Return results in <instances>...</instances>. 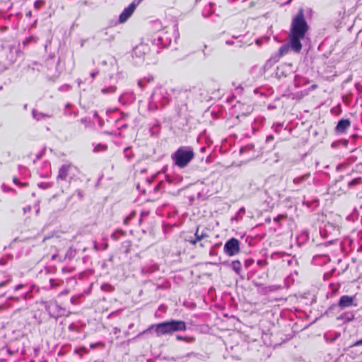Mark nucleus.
<instances>
[{
  "mask_svg": "<svg viewBox=\"0 0 362 362\" xmlns=\"http://www.w3.org/2000/svg\"><path fill=\"white\" fill-rule=\"evenodd\" d=\"M136 5L134 4H132L127 8H126L122 13L120 15L119 19L120 21L124 22L127 19L132 15L133 11H134Z\"/></svg>",
  "mask_w": 362,
  "mask_h": 362,
  "instance_id": "nucleus-5",
  "label": "nucleus"
},
{
  "mask_svg": "<svg viewBox=\"0 0 362 362\" xmlns=\"http://www.w3.org/2000/svg\"><path fill=\"white\" fill-rule=\"evenodd\" d=\"M353 299L348 296H344L341 298L339 305L342 308L349 307L352 304Z\"/></svg>",
  "mask_w": 362,
  "mask_h": 362,
  "instance_id": "nucleus-6",
  "label": "nucleus"
},
{
  "mask_svg": "<svg viewBox=\"0 0 362 362\" xmlns=\"http://www.w3.org/2000/svg\"><path fill=\"white\" fill-rule=\"evenodd\" d=\"M151 329H154L157 335L160 336L176 331L185 330L186 326L182 321L173 320L153 325Z\"/></svg>",
  "mask_w": 362,
  "mask_h": 362,
  "instance_id": "nucleus-2",
  "label": "nucleus"
},
{
  "mask_svg": "<svg viewBox=\"0 0 362 362\" xmlns=\"http://www.w3.org/2000/svg\"><path fill=\"white\" fill-rule=\"evenodd\" d=\"M225 252L229 256H233L240 251L239 242L235 238L229 240L224 246Z\"/></svg>",
  "mask_w": 362,
  "mask_h": 362,
  "instance_id": "nucleus-4",
  "label": "nucleus"
},
{
  "mask_svg": "<svg viewBox=\"0 0 362 362\" xmlns=\"http://www.w3.org/2000/svg\"><path fill=\"white\" fill-rule=\"evenodd\" d=\"M350 125V123L348 120H341L337 127V129L339 132H344L346 128H348Z\"/></svg>",
  "mask_w": 362,
  "mask_h": 362,
  "instance_id": "nucleus-7",
  "label": "nucleus"
},
{
  "mask_svg": "<svg viewBox=\"0 0 362 362\" xmlns=\"http://www.w3.org/2000/svg\"><path fill=\"white\" fill-rule=\"evenodd\" d=\"M362 344V339L358 341H356L354 346H359Z\"/></svg>",
  "mask_w": 362,
  "mask_h": 362,
  "instance_id": "nucleus-9",
  "label": "nucleus"
},
{
  "mask_svg": "<svg viewBox=\"0 0 362 362\" xmlns=\"http://www.w3.org/2000/svg\"><path fill=\"white\" fill-rule=\"evenodd\" d=\"M193 151L189 148H180L173 155V158L175 164L183 168L192 159Z\"/></svg>",
  "mask_w": 362,
  "mask_h": 362,
  "instance_id": "nucleus-3",
  "label": "nucleus"
},
{
  "mask_svg": "<svg viewBox=\"0 0 362 362\" xmlns=\"http://www.w3.org/2000/svg\"><path fill=\"white\" fill-rule=\"evenodd\" d=\"M306 30V23L303 18V13H300L293 18L289 34L291 47L296 52H299L301 49L300 40L304 38Z\"/></svg>",
  "mask_w": 362,
  "mask_h": 362,
  "instance_id": "nucleus-1",
  "label": "nucleus"
},
{
  "mask_svg": "<svg viewBox=\"0 0 362 362\" xmlns=\"http://www.w3.org/2000/svg\"><path fill=\"white\" fill-rule=\"evenodd\" d=\"M42 4V1H37V2H35V6L36 8H39V7H40V6H41Z\"/></svg>",
  "mask_w": 362,
  "mask_h": 362,
  "instance_id": "nucleus-8",
  "label": "nucleus"
}]
</instances>
